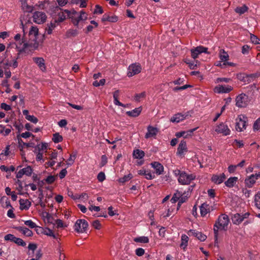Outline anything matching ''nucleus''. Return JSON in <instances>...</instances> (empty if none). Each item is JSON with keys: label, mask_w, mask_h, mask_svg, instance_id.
Listing matches in <instances>:
<instances>
[{"label": "nucleus", "mask_w": 260, "mask_h": 260, "mask_svg": "<svg viewBox=\"0 0 260 260\" xmlns=\"http://www.w3.org/2000/svg\"><path fill=\"white\" fill-rule=\"evenodd\" d=\"M19 136H20V137H21L23 138H27L30 136H32V137H35L34 135H33L31 133H30L28 132L23 133L20 135H19Z\"/></svg>", "instance_id": "obj_59"}, {"label": "nucleus", "mask_w": 260, "mask_h": 260, "mask_svg": "<svg viewBox=\"0 0 260 260\" xmlns=\"http://www.w3.org/2000/svg\"><path fill=\"white\" fill-rule=\"evenodd\" d=\"M106 80L105 79H102L100 81H95L93 82V85L95 87H98L100 85H104L105 83Z\"/></svg>", "instance_id": "obj_51"}, {"label": "nucleus", "mask_w": 260, "mask_h": 260, "mask_svg": "<svg viewBox=\"0 0 260 260\" xmlns=\"http://www.w3.org/2000/svg\"><path fill=\"white\" fill-rule=\"evenodd\" d=\"M188 237L185 234H183L181 236V243L180 244V247L182 248L184 250L186 248L187 246L188 241Z\"/></svg>", "instance_id": "obj_32"}, {"label": "nucleus", "mask_w": 260, "mask_h": 260, "mask_svg": "<svg viewBox=\"0 0 260 260\" xmlns=\"http://www.w3.org/2000/svg\"><path fill=\"white\" fill-rule=\"evenodd\" d=\"M18 141V146L20 148V150L22 152L21 156L22 157L24 158L25 161H27L26 159V158L25 157V154H24V151L23 150V146H25L27 148L28 147H35V144L32 142L31 143H25L20 138V136L18 135L17 136Z\"/></svg>", "instance_id": "obj_8"}, {"label": "nucleus", "mask_w": 260, "mask_h": 260, "mask_svg": "<svg viewBox=\"0 0 260 260\" xmlns=\"http://www.w3.org/2000/svg\"><path fill=\"white\" fill-rule=\"evenodd\" d=\"M245 183L247 187H252L253 185L255 183V175L252 174L248 178H246Z\"/></svg>", "instance_id": "obj_26"}, {"label": "nucleus", "mask_w": 260, "mask_h": 260, "mask_svg": "<svg viewBox=\"0 0 260 260\" xmlns=\"http://www.w3.org/2000/svg\"><path fill=\"white\" fill-rule=\"evenodd\" d=\"M142 111L141 107L135 108L132 111H127L126 114L130 117H136L138 116L141 113Z\"/></svg>", "instance_id": "obj_24"}, {"label": "nucleus", "mask_w": 260, "mask_h": 260, "mask_svg": "<svg viewBox=\"0 0 260 260\" xmlns=\"http://www.w3.org/2000/svg\"><path fill=\"white\" fill-rule=\"evenodd\" d=\"M187 151L186 142V141L182 140L180 142L179 144L178 149H177V154L179 155H181L183 153Z\"/></svg>", "instance_id": "obj_20"}, {"label": "nucleus", "mask_w": 260, "mask_h": 260, "mask_svg": "<svg viewBox=\"0 0 260 260\" xmlns=\"http://www.w3.org/2000/svg\"><path fill=\"white\" fill-rule=\"evenodd\" d=\"M233 90V87L229 85H219L214 88V91L217 93H229Z\"/></svg>", "instance_id": "obj_11"}, {"label": "nucleus", "mask_w": 260, "mask_h": 260, "mask_svg": "<svg viewBox=\"0 0 260 260\" xmlns=\"http://www.w3.org/2000/svg\"><path fill=\"white\" fill-rule=\"evenodd\" d=\"M191 56L193 59L198 57V55L202 53H205L209 54L208 52V48L203 46H199L194 48L191 49Z\"/></svg>", "instance_id": "obj_6"}, {"label": "nucleus", "mask_w": 260, "mask_h": 260, "mask_svg": "<svg viewBox=\"0 0 260 260\" xmlns=\"http://www.w3.org/2000/svg\"><path fill=\"white\" fill-rule=\"evenodd\" d=\"M230 222L228 216L226 214H221L219 216L217 220L215 222L214 225V234H215L216 237L218 233L219 229L221 230L226 231L228 225Z\"/></svg>", "instance_id": "obj_1"}, {"label": "nucleus", "mask_w": 260, "mask_h": 260, "mask_svg": "<svg viewBox=\"0 0 260 260\" xmlns=\"http://www.w3.org/2000/svg\"><path fill=\"white\" fill-rule=\"evenodd\" d=\"M32 18L34 22L41 24L46 22L47 16L44 12L36 11L33 14Z\"/></svg>", "instance_id": "obj_4"}, {"label": "nucleus", "mask_w": 260, "mask_h": 260, "mask_svg": "<svg viewBox=\"0 0 260 260\" xmlns=\"http://www.w3.org/2000/svg\"><path fill=\"white\" fill-rule=\"evenodd\" d=\"M250 215L249 212H246L243 215H241L239 213H236L232 217V220L234 224H240L244 219L247 218Z\"/></svg>", "instance_id": "obj_9"}, {"label": "nucleus", "mask_w": 260, "mask_h": 260, "mask_svg": "<svg viewBox=\"0 0 260 260\" xmlns=\"http://www.w3.org/2000/svg\"><path fill=\"white\" fill-rule=\"evenodd\" d=\"M55 179H56L55 176L50 175V176H48L45 179V181L47 184H51L55 181Z\"/></svg>", "instance_id": "obj_47"}, {"label": "nucleus", "mask_w": 260, "mask_h": 260, "mask_svg": "<svg viewBox=\"0 0 260 260\" xmlns=\"http://www.w3.org/2000/svg\"><path fill=\"white\" fill-rule=\"evenodd\" d=\"M92 225L96 230H100L101 228V224L99 220L93 221Z\"/></svg>", "instance_id": "obj_53"}, {"label": "nucleus", "mask_w": 260, "mask_h": 260, "mask_svg": "<svg viewBox=\"0 0 260 260\" xmlns=\"http://www.w3.org/2000/svg\"><path fill=\"white\" fill-rule=\"evenodd\" d=\"M136 242L142 243H148L149 242V238L147 237L142 236L139 237L135 238L134 239Z\"/></svg>", "instance_id": "obj_39"}, {"label": "nucleus", "mask_w": 260, "mask_h": 260, "mask_svg": "<svg viewBox=\"0 0 260 260\" xmlns=\"http://www.w3.org/2000/svg\"><path fill=\"white\" fill-rule=\"evenodd\" d=\"M1 108L4 109L6 111H9L11 110V107L10 105L6 104L5 103H3L1 105Z\"/></svg>", "instance_id": "obj_63"}, {"label": "nucleus", "mask_w": 260, "mask_h": 260, "mask_svg": "<svg viewBox=\"0 0 260 260\" xmlns=\"http://www.w3.org/2000/svg\"><path fill=\"white\" fill-rule=\"evenodd\" d=\"M24 224L31 229H34L37 227L36 224L31 220H28L24 221Z\"/></svg>", "instance_id": "obj_50"}, {"label": "nucleus", "mask_w": 260, "mask_h": 260, "mask_svg": "<svg viewBox=\"0 0 260 260\" xmlns=\"http://www.w3.org/2000/svg\"><path fill=\"white\" fill-rule=\"evenodd\" d=\"M4 239L6 241H10L13 242L19 246L24 247L26 245V243L22 239L17 238L12 234H9L6 235L5 236Z\"/></svg>", "instance_id": "obj_7"}, {"label": "nucleus", "mask_w": 260, "mask_h": 260, "mask_svg": "<svg viewBox=\"0 0 260 260\" xmlns=\"http://www.w3.org/2000/svg\"><path fill=\"white\" fill-rule=\"evenodd\" d=\"M55 223L57 225V228H63V227H64V226H67V225H64V224H63V221H62V220L59 219H56L55 220Z\"/></svg>", "instance_id": "obj_60"}, {"label": "nucleus", "mask_w": 260, "mask_h": 260, "mask_svg": "<svg viewBox=\"0 0 260 260\" xmlns=\"http://www.w3.org/2000/svg\"><path fill=\"white\" fill-rule=\"evenodd\" d=\"M24 174L25 175H26L27 176H30L31 175L32 172H33V170L30 166H28L26 168H24Z\"/></svg>", "instance_id": "obj_48"}, {"label": "nucleus", "mask_w": 260, "mask_h": 260, "mask_svg": "<svg viewBox=\"0 0 260 260\" xmlns=\"http://www.w3.org/2000/svg\"><path fill=\"white\" fill-rule=\"evenodd\" d=\"M1 203L2 204V206L4 208H8L9 207L11 208L13 207L11 205L9 199L5 196L2 197V198L1 199Z\"/></svg>", "instance_id": "obj_31"}, {"label": "nucleus", "mask_w": 260, "mask_h": 260, "mask_svg": "<svg viewBox=\"0 0 260 260\" xmlns=\"http://www.w3.org/2000/svg\"><path fill=\"white\" fill-rule=\"evenodd\" d=\"M243 118L244 119H242L241 117H239V120L236 122V129L239 132H241L246 128V121L245 119H246V118L244 116H243Z\"/></svg>", "instance_id": "obj_16"}, {"label": "nucleus", "mask_w": 260, "mask_h": 260, "mask_svg": "<svg viewBox=\"0 0 260 260\" xmlns=\"http://www.w3.org/2000/svg\"><path fill=\"white\" fill-rule=\"evenodd\" d=\"M57 15L58 16V18L55 20V22H62L66 19L67 17V14H66L64 12V10L60 11L59 12H58Z\"/></svg>", "instance_id": "obj_29"}, {"label": "nucleus", "mask_w": 260, "mask_h": 260, "mask_svg": "<svg viewBox=\"0 0 260 260\" xmlns=\"http://www.w3.org/2000/svg\"><path fill=\"white\" fill-rule=\"evenodd\" d=\"M215 131L218 133L223 134L225 136L230 135V130L228 128V126L224 125L223 123H221L217 126Z\"/></svg>", "instance_id": "obj_13"}, {"label": "nucleus", "mask_w": 260, "mask_h": 260, "mask_svg": "<svg viewBox=\"0 0 260 260\" xmlns=\"http://www.w3.org/2000/svg\"><path fill=\"white\" fill-rule=\"evenodd\" d=\"M144 152L139 149H136L133 152V156L136 158L141 159L144 156Z\"/></svg>", "instance_id": "obj_33"}, {"label": "nucleus", "mask_w": 260, "mask_h": 260, "mask_svg": "<svg viewBox=\"0 0 260 260\" xmlns=\"http://www.w3.org/2000/svg\"><path fill=\"white\" fill-rule=\"evenodd\" d=\"M260 129V118H258L253 124V129L258 130Z\"/></svg>", "instance_id": "obj_62"}, {"label": "nucleus", "mask_w": 260, "mask_h": 260, "mask_svg": "<svg viewBox=\"0 0 260 260\" xmlns=\"http://www.w3.org/2000/svg\"><path fill=\"white\" fill-rule=\"evenodd\" d=\"M152 167L155 169V173L157 175H160L164 172L163 166L157 161H154L151 164Z\"/></svg>", "instance_id": "obj_17"}, {"label": "nucleus", "mask_w": 260, "mask_h": 260, "mask_svg": "<svg viewBox=\"0 0 260 260\" xmlns=\"http://www.w3.org/2000/svg\"><path fill=\"white\" fill-rule=\"evenodd\" d=\"M251 42L254 44H260V39L255 35L250 34Z\"/></svg>", "instance_id": "obj_45"}, {"label": "nucleus", "mask_w": 260, "mask_h": 260, "mask_svg": "<svg viewBox=\"0 0 260 260\" xmlns=\"http://www.w3.org/2000/svg\"><path fill=\"white\" fill-rule=\"evenodd\" d=\"M34 61L38 64L39 68L42 71H45L46 70V67L45 65V60L42 57H34L33 58Z\"/></svg>", "instance_id": "obj_22"}, {"label": "nucleus", "mask_w": 260, "mask_h": 260, "mask_svg": "<svg viewBox=\"0 0 260 260\" xmlns=\"http://www.w3.org/2000/svg\"><path fill=\"white\" fill-rule=\"evenodd\" d=\"M23 9L27 12L31 13L34 10V7L28 5L26 2L22 4Z\"/></svg>", "instance_id": "obj_42"}, {"label": "nucleus", "mask_w": 260, "mask_h": 260, "mask_svg": "<svg viewBox=\"0 0 260 260\" xmlns=\"http://www.w3.org/2000/svg\"><path fill=\"white\" fill-rule=\"evenodd\" d=\"M46 216H44V221L49 223H53L54 218L53 216L48 212H45Z\"/></svg>", "instance_id": "obj_44"}, {"label": "nucleus", "mask_w": 260, "mask_h": 260, "mask_svg": "<svg viewBox=\"0 0 260 260\" xmlns=\"http://www.w3.org/2000/svg\"><path fill=\"white\" fill-rule=\"evenodd\" d=\"M249 49V46L247 45H244L242 48V53L244 54L248 53Z\"/></svg>", "instance_id": "obj_61"}, {"label": "nucleus", "mask_w": 260, "mask_h": 260, "mask_svg": "<svg viewBox=\"0 0 260 260\" xmlns=\"http://www.w3.org/2000/svg\"><path fill=\"white\" fill-rule=\"evenodd\" d=\"M146 96L145 92H142L139 94H136L135 96V99L136 101H139L141 98H144Z\"/></svg>", "instance_id": "obj_54"}, {"label": "nucleus", "mask_w": 260, "mask_h": 260, "mask_svg": "<svg viewBox=\"0 0 260 260\" xmlns=\"http://www.w3.org/2000/svg\"><path fill=\"white\" fill-rule=\"evenodd\" d=\"M52 140L55 143H58L62 141L63 137L58 133H56L53 134Z\"/></svg>", "instance_id": "obj_38"}, {"label": "nucleus", "mask_w": 260, "mask_h": 260, "mask_svg": "<svg viewBox=\"0 0 260 260\" xmlns=\"http://www.w3.org/2000/svg\"><path fill=\"white\" fill-rule=\"evenodd\" d=\"M184 61L186 64H188L189 68L191 70L195 69V68L197 67V64L190 61L188 59H186Z\"/></svg>", "instance_id": "obj_58"}, {"label": "nucleus", "mask_w": 260, "mask_h": 260, "mask_svg": "<svg viewBox=\"0 0 260 260\" xmlns=\"http://www.w3.org/2000/svg\"><path fill=\"white\" fill-rule=\"evenodd\" d=\"M187 116V115L185 116L184 115L181 114V113L176 114L171 118V121L173 122H179V121L184 120Z\"/></svg>", "instance_id": "obj_28"}, {"label": "nucleus", "mask_w": 260, "mask_h": 260, "mask_svg": "<svg viewBox=\"0 0 260 260\" xmlns=\"http://www.w3.org/2000/svg\"><path fill=\"white\" fill-rule=\"evenodd\" d=\"M25 118L27 120L30 121V122L34 123H37L38 122V118L34 116V115H29V116L25 117Z\"/></svg>", "instance_id": "obj_49"}, {"label": "nucleus", "mask_w": 260, "mask_h": 260, "mask_svg": "<svg viewBox=\"0 0 260 260\" xmlns=\"http://www.w3.org/2000/svg\"><path fill=\"white\" fill-rule=\"evenodd\" d=\"M64 12H66V14H67V17L71 19L72 22L75 26H76L78 28H82L81 26H79V22H78L77 17H75L73 16H71V12H70V11L68 10H64Z\"/></svg>", "instance_id": "obj_21"}, {"label": "nucleus", "mask_w": 260, "mask_h": 260, "mask_svg": "<svg viewBox=\"0 0 260 260\" xmlns=\"http://www.w3.org/2000/svg\"><path fill=\"white\" fill-rule=\"evenodd\" d=\"M225 178L226 176L225 174L224 173H222L220 175H213L211 180L214 183L219 184L222 183Z\"/></svg>", "instance_id": "obj_15"}, {"label": "nucleus", "mask_w": 260, "mask_h": 260, "mask_svg": "<svg viewBox=\"0 0 260 260\" xmlns=\"http://www.w3.org/2000/svg\"><path fill=\"white\" fill-rule=\"evenodd\" d=\"M44 234L47 236L52 237L54 239H56V237L53 231L49 228L47 229V231H45Z\"/></svg>", "instance_id": "obj_55"}, {"label": "nucleus", "mask_w": 260, "mask_h": 260, "mask_svg": "<svg viewBox=\"0 0 260 260\" xmlns=\"http://www.w3.org/2000/svg\"><path fill=\"white\" fill-rule=\"evenodd\" d=\"M20 204V210H28L31 205V203L30 201H29L27 199H20L19 200Z\"/></svg>", "instance_id": "obj_18"}, {"label": "nucleus", "mask_w": 260, "mask_h": 260, "mask_svg": "<svg viewBox=\"0 0 260 260\" xmlns=\"http://www.w3.org/2000/svg\"><path fill=\"white\" fill-rule=\"evenodd\" d=\"M103 12H104V11H103L102 7L98 5H96L95 6V9H94V14H102V13H103Z\"/></svg>", "instance_id": "obj_57"}, {"label": "nucleus", "mask_w": 260, "mask_h": 260, "mask_svg": "<svg viewBox=\"0 0 260 260\" xmlns=\"http://www.w3.org/2000/svg\"><path fill=\"white\" fill-rule=\"evenodd\" d=\"M3 64L4 65V69L6 70L7 69H8L9 68V67H11L12 66V64L11 63L9 62V60H6V61H5V60H2L1 62H0V64Z\"/></svg>", "instance_id": "obj_52"}, {"label": "nucleus", "mask_w": 260, "mask_h": 260, "mask_svg": "<svg viewBox=\"0 0 260 260\" xmlns=\"http://www.w3.org/2000/svg\"><path fill=\"white\" fill-rule=\"evenodd\" d=\"M182 195V192L177 191L176 193H174L172 198L171 199V201L172 203H176L178 200H179L180 196Z\"/></svg>", "instance_id": "obj_43"}, {"label": "nucleus", "mask_w": 260, "mask_h": 260, "mask_svg": "<svg viewBox=\"0 0 260 260\" xmlns=\"http://www.w3.org/2000/svg\"><path fill=\"white\" fill-rule=\"evenodd\" d=\"M88 226V222L85 220L78 219L74 225V229L79 233H86Z\"/></svg>", "instance_id": "obj_2"}, {"label": "nucleus", "mask_w": 260, "mask_h": 260, "mask_svg": "<svg viewBox=\"0 0 260 260\" xmlns=\"http://www.w3.org/2000/svg\"><path fill=\"white\" fill-rule=\"evenodd\" d=\"M238 181V177H231L229 178L225 182L224 184L226 186L231 188L234 186L235 184Z\"/></svg>", "instance_id": "obj_25"}, {"label": "nucleus", "mask_w": 260, "mask_h": 260, "mask_svg": "<svg viewBox=\"0 0 260 260\" xmlns=\"http://www.w3.org/2000/svg\"><path fill=\"white\" fill-rule=\"evenodd\" d=\"M50 10L51 11V14H56L58 13L60 11H62L63 10L61 9L59 6H56L55 4V6H53L51 8Z\"/></svg>", "instance_id": "obj_46"}, {"label": "nucleus", "mask_w": 260, "mask_h": 260, "mask_svg": "<svg viewBox=\"0 0 260 260\" xmlns=\"http://www.w3.org/2000/svg\"><path fill=\"white\" fill-rule=\"evenodd\" d=\"M248 8L245 5H244L242 7H237L235 9V11L237 13L241 15L247 12L248 11Z\"/></svg>", "instance_id": "obj_36"}, {"label": "nucleus", "mask_w": 260, "mask_h": 260, "mask_svg": "<svg viewBox=\"0 0 260 260\" xmlns=\"http://www.w3.org/2000/svg\"><path fill=\"white\" fill-rule=\"evenodd\" d=\"M39 34V29L37 26H31L29 31V36L30 37L33 36L34 38L32 40H36L37 39V36Z\"/></svg>", "instance_id": "obj_30"}, {"label": "nucleus", "mask_w": 260, "mask_h": 260, "mask_svg": "<svg viewBox=\"0 0 260 260\" xmlns=\"http://www.w3.org/2000/svg\"><path fill=\"white\" fill-rule=\"evenodd\" d=\"M48 146V144L46 143H42V145L40 146V145H38L34 147L35 148V150L34 151L35 152H36L37 150L40 152L41 150H43L44 149H47Z\"/></svg>", "instance_id": "obj_41"}, {"label": "nucleus", "mask_w": 260, "mask_h": 260, "mask_svg": "<svg viewBox=\"0 0 260 260\" xmlns=\"http://www.w3.org/2000/svg\"><path fill=\"white\" fill-rule=\"evenodd\" d=\"M158 132V129L152 126L149 125L147 127V133L145 134V138L148 139L150 137H154Z\"/></svg>", "instance_id": "obj_12"}, {"label": "nucleus", "mask_w": 260, "mask_h": 260, "mask_svg": "<svg viewBox=\"0 0 260 260\" xmlns=\"http://www.w3.org/2000/svg\"><path fill=\"white\" fill-rule=\"evenodd\" d=\"M145 251L142 248H139L136 250V254L138 256H142L144 254Z\"/></svg>", "instance_id": "obj_64"}, {"label": "nucleus", "mask_w": 260, "mask_h": 260, "mask_svg": "<svg viewBox=\"0 0 260 260\" xmlns=\"http://www.w3.org/2000/svg\"><path fill=\"white\" fill-rule=\"evenodd\" d=\"M188 234L190 236H193L197 237L201 241H204L207 238V237L205 235L202 234L201 232H197L193 230H189L188 232Z\"/></svg>", "instance_id": "obj_14"}, {"label": "nucleus", "mask_w": 260, "mask_h": 260, "mask_svg": "<svg viewBox=\"0 0 260 260\" xmlns=\"http://www.w3.org/2000/svg\"><path fill=\"white\" fill-rule=\"evenodd\" d=\"M195 178L196 176L193 174H188L185 172H182L178 178V181L182 185L189 184Z\"/></svg>", "instance_id": "obj_3"}, {"label": "nucleus", "mask_w": 260, "mask_h": 260, "mask_svg": "<svg viewBox=\"0 0 260 260\" xmlns=\"http://www.w3.org/2000/svg\"><path fill=\"white\" fill-rule=\"evenodd\" d=\"M236 102V105L237 107L240 108L245 107L248 104V96L244 93L240 94L237 96Z\"/></svg>", "instance_id": "obj_5"}, {"label": "nucleus", "mask_w": 260, "mask_h": 260, "mask_svg": "<svg viewBox=\"0 0 260 260\" xmlns=\"http://www.w3.org/2000/svg\"><path fill=\"white\" fill-rule=\"evenodd\" d=\"M201 214L202 216H205L210 212L209 206L208 204L204 203L200 207Z\"/></svg>", "instance_id": "obj_27"}, {"label": "nucleus", "mask_w": 260, "mask_h": 260, "mask_svg": "<svg viewBox=\"0 0 260 260\" xmlns=\"http://www.w3.org/2000/svg\"><path fill=\"white\" fill-rule=\"evenodd\" d=\"M105 173L103 172H100L97 176V179L100 182H103L105 179Z\"/></svg>", "instance_id": "obj_56"}, {"label": "nucleus", "mask_w": 260, "mask_h": 260, "mask_svg": "<svg viewBox=\"0 0 260 260\" xmlns=\"http://www.w3.org/2000/svg\"><path fill=\"white\" fill-rule=\"evenodd\" d=\"M219 57L221 61L224 62L229 59V56L228 53L226 52L224 50L221 49L220 51Z\"/></svg>", "instance_id": "obj_34"}, {"label": "nucleus", "mask_w": 260, "mask_h": 260, "mask_svg": "<svg viewBox=\"0 0 260 260\" xmlns=\"http://www.w3.org/2000/svg\"><path fill=\"white\" fill-rule=\"evenodd\" d=\"M58 22H55V20L54 22H51L49 24H47V28H46V30L47 31V34L48 35H51L52 33V30L56 27V23Z\"/></svg>", "instance_id": "obj_37"}, {"label": "nucleus", "mask_w": 260, "mask_h": 260, "mask_svg": "<svg viewBox=\"0 0 260 260\" xmlns=\"http://www.w3.org/2000/svg\"><path fill=\"white\" fill-rule=\"evenodd\" d=\"M118 20V17L113 15L112 16L107 15V14H105L102 18V22L109 21L111 22H116Z\"/></svg>", "instance_id": "obj_23"}, {"label": "nucleus", "mask_w": 260, "mask_h": 260, "mask_svg": "<svg viewBox=\"0 0 260 260\" xmlns=\"http://www.w3.org/2000/svg\"><path fill=\"white\" fill-rule=\"evenodd\" d=\"M141 67L139 63H133L129 66L127 76L132 77L135 75L138 74L141 71Z\"/></svg>", "instance_id": "obj_10"}, {"label": "nucleus", "mask_w": 260, "mask_h": 260, "mask_svg": "<svg viewBox=\"0 0 260 260\" xmlns=\"http://www.w3.org/2000/svg\"><path fill=\"white\" fill-rule=\"evenodd\" d=\"M14 229L19 232H22L23 235L27 237H31L33 235L32 232L26 227L16 226L15 227Z\"/></svg>", "instance_id": "obj_19"}, {"label": "nucleus", "mask_w": 260, "mask_h": 260, "mask_svg": "<svg viewBox=\"0 0 260 260\" xmlns=\"http://www.w3.org/2000/svg\"><path fill=\"white\" fill-rule=\"evenodd\" d=\"M78 34V31L77 29H70L66 33L67 38L76 37Z\"/></svg>", "instance_id": "obj_35"}, {"label": "nucleus", "mask_w": 260, "mask_h": 260, "mask_svg": "<svg viewBox=\"0 0 260 260\" xmlns=\"http://www.w3.org/2000/svg\"><path fill=\"white\" fill-rule=\"evenodd\" d=\"M133 178V175L131 174H129L127 175H125L123 177H121L118 179L119 183L124 184L126 182L128 181Z\"/></svg>", "instance_id": "obj_40"}]
</instances>
